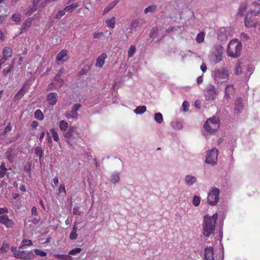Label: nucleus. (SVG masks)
Returning <instances> with one entry per match:
<instances>
[{
  "instance_id": "nucleus-11",
  "label": "nucleus",
  "mask_w": 260,
  "mask_h": 260,
  "mask_svg": "<svg viewBox=\"0 0 260 260\" xmlns=\"http://www.w3.org/2000/svg\"><path fill=\"white\" fill-rule=\"evenodd\" d=\"M64 73V70L63 69H60L57 72L55 77L54 78V81L58 85L59 87H61L62 86L64 81L61 78L62 75Z\"/></svg>"
},
{
  "instance_id": "nucleus-30",
  "label": "nucleus",
  "mask_w": 260,
  "mask_h": 260,
  "mask_svg": "<svg viewBox=\"0 0 260 260\" xmlns=\"http://www.w3.org/2000/svg\"><path fill=\"white\" fill-rule=\"evenodd\" d=\"M78 114L77 112L74 111L73 110L69 111L66 114V117L69 118H76L78 117Z\"/></svg>"
},
{
  "instance_id": "nucleus-59",
  "label": "nucleus",
  "mask_w": 260,
  "mask_h": 260,
  "mask_svg": "<svg viewBox=\"0 0 260 260\" xmlns=\"http://www.w3.org/2000/svg\"><path fill=\"white\" fill-rule=\"evenodd\" d=\"M157 28L156 27H153L152 29L151 30L150 32V37L153 38L154 37L157 35Z\"/></svg>"
},
{
  "instance_id": "nucleus-7",
  "label": "nucleus",
  "mask_w": 260,
  "mask_h": 260,
  "mask_svg": "<svg viewBox=\"0 0 260 260\" xmlns=\"http://www.w3.org/2000/svg\"><path fill=\"white\" fill-rule=\"evenodd\" d=\"M35 255L32 251H18L15 253V257L24 260H29L35 258Z\"/></svg>"
},
{
  "instance_id": "nucleus-27",
  "label": "nucleus",
  "mask_w": 260,
  "mask_h": 260,
  "mask_svg": "<svg viewBox=\"0 0 260 260\" xmlns=\"http://www.w3.org/2000/svg\"><path fill=\"white\" fill-rule=\"evenodd\" d=\"M185 181L187 185H191L196 181V179L193 176L187 175L185 177Z\"/></svg>"
},
{
  "instance_id": "nucleus-48",
  "label": "nucleus",
  "mask_w": 260,
  "mask_h": 260,
  "mask_svg": "<svg viewBox=\"0 0 260 260\" xmlns=\"http://www.w3.org/2000/svg\"><path fill=\"white\" fill-rule=\"evenodd\" d=\"M119 180V176L118 174H113L111 176V181L113 183H117Z\"/></svg>"
},
{
  "instance_id": "nucleus-24",
  "label": "nucleus",
  "mask_w": 260,
  "mask_h": 260,
  "mask_svg": "<svg viewBox=\"0 0 260 260\" xmlns=\"http://www.w3.org/2000/svg\"><path fill=\"white\" fill-rule=\"evenodd\" d=\"M40 221V217H34L32 219H30L28 220V221L26 222V221H24V224L26 226L29 223V226H31L32 225H36Z\"/></svg>"
},
{
  "instance_id": "nucleus-61",
  "label": "nucleus",
  "mask_w": 260,
  "mask_h": 260,
  "mask_svg": "<svg viewBox=\"0 0 260 260\" xmlns=\"http://www.w3.org/2000/svg\"><path fill=\"white\" fill-rule=\"evenodd\" d=\"M189 106V103L187 101H184L182 104V107L183 108L184 111H187Z\"/></svg>"
},
{
  "instance_id": "nucleus-58",
  "label": "nucleus",
  "mask_w": 260,
  "mask_h": 260,
  "mask_svg": "<svg viewBox=\"0 0 260 260\" xmlns=\"http://www.w3.org/2000/svg\"><path fill=\"white\" fill-rule=\"evenodd\" d=\"M66 12V11H64V8L62 10L59 11L56 15V18H57V19L60 18L62 16H63L65 14Z\"/></svg>"
},
{
  "instance_id": "nucleus-32",
  "label": "nucleus",
  "mask_w": 260,
  "mask_h": 260,
  "mask_svg": "<svg viewBox=\"0 0 260 260\" xmlns=\"http://www.w3.org/2000/svg\"><path fill=\"white\" fill-rule=\"evenodd\" d=\"M77 228L74 226L71 231L70 235V239L71 240H76L78 237V234H77Z\"/></svg>"
},
{
  "instance_id": "nucleus-45",
  "label": "nucleus",
  "mask_w": 260,
  "mask_h": 260,
  "mask_svg": "<svg viewBox=\"0 0 260 260\" xmlns=\"http://www.w3.org/2000/svg\"><path fill=\"white\" fill-rule=\"evenodd\" d=\"M172 126L177 129H180L182 128V124L181 122L176 121L172 122Z\"/></svg>"
},
{
  "instance_id": "nucleus-39",
  "label": "nucleus",
  "mask_w": 260,
  "mask_h": 260,
  "mask_svg": "<svg viewBox=\"0 0 260 260\" xmlns=\"http://www.w3.org/2000/svg\"><path fill=\"white\" fill-rule=\"evenodd\" d=\"M32 242L30 240L24 239L22 241V244L19 246V248H22L24 246H31Z\"/></svg>"
},
{
  "instance_id": "nucleus-2",
  "label": "nucleus",
  "mask_w": 260,
  "mask_h": 260,
  "mask_svg": "<svg viewBox=\"0 0 260 260\" xmlns=\"http://www.w3.org/2000/svg\"><path fill=\"white\" fill-rule=\"evenodd\" d=\"M242 47V44L238 40L233 39L230 41L227 49L228 56L234 58L239 57L241 53Z\"/></svg>"
},
{
  "instance_id": "nucleus-6",
  "label": "nucleus",
  "mask_w": 260,
  "mask_h": 260,
  "mask_svg": "<svg viewBox=\"0 0 260 260\" xmlns=\"http://www.w3.org/2000/svg\"><path fill=\"white\" fill-rule=\"evenodd\" d=\"M218 150L216 148L208 151L206 154V162L213 166L217 163Z\"/></svg>"
},
{
  "instance_id": "nucleus-12",
  "label": "nucleus",
  "mask_w": 260,
  "mask_h": 260,
  "mask_svg": "<svg viewBox=\"0 0 260 260\" xmlns=\"http://www.w3.org/2000/svg\"><path fill=\"white\" fill-rule=\"evenodd\" d=\"M252 8H251L249 14L253 16V17L259 16H260V4L257 3H253L251 5Z\"/></svg>"
},
{
  "instance_id": "nucleus-62",
  "label": "nucleus",
  "mask_w": 260,
  "mask_h": 260,
  "mask_svg": "<svg viewBox=\"0 0 260 260\" xmlns=\"http://www.w3.org/2000/svg\"><path fill=\"white\" fill-rule=\"evenodd\" d=\"M246 9V5L245 4H242L240 7L239 12L242 14L245 11Z\"/></svg>"
},
{
  "instance_id": "nucleus-40",
  "label": "nucleus",
  "mask_w": 260,
  "mask_h": 260,
  "mask_svg": "<svg viewBox=\"0 0 260 260\" xmlns=\"http://www.w3.org/2000/svg\"><path fill=\"white\" fill-rule=\"evenodd\" d=\"M181 26H170L168 29L166 30V32L169 34L172 32L177 31L179 29L181 30Z\"/></svg>"
},
{
  "instance_id": "nucleus-64",
  "label": "nucleus",
  "mask_w": 260,
  "mask_h": 260,
  "mask_svg": "<svg viewBox=\"0 0 260 260\" xmlns=\"http://www.w3.org/2000/svg\"><path fill=\"white\" fill-rule=\"evenodd\" d=\"M11 128L12 127L11 126V123H9L5 128V130L3 132L4 134H6L7 132L10 131L11 130Z\"/></svg>"
},
{
  "instance_id": "nucleus-35",
  "label": "nucleus",
  "mask_w": 260,
  "mask_h": 260,
  "mask_svg": "<svg viewBox=\"0 0 260 260\" xmlns=\"http://www.w3.org/2000/svg\"><path fill=\"white\" fill-rule=\"evenodd\" d=\"M10 248V246L8 244L6 243H3L2 247L0 248V253H6Z\"/></svg>"
},
{
  "instance_id": "nucleus-55",
  "label": "nucleus",
  "mask_w": 260,
  "mask_h": 260,
  "mask_svg": "<svg viewBox=\"0 0 260 260\" xmlns=\"http://www.w3.org/2000/svg\"><path fill=\"white\" fill-rule=\"evenodd\" d=\"M57 89V87L55 85V84L53 82L49 84L47 87V91H51L56 90Z\"/></svg>"
},
{
  "instance_id": "nucleus-19",
  "label": "nucleus",
  "mask_w": 260,
  "mask_h": 260,
  "mask_svg": "<svg viewBox=\"0 0 260 260\" xmlns=\"http://www.w3.org/2000/svg\"><path fill=\"white\" fill-rule=\"evenodd\" d=\"M209 122L210 124H213V127L214 128H218L219 127L220 119L219 118L216 116H213L212 117L207 119L206 120Z\"/></svg>"
},
{
  "instance_id": "nucleus-13",
  "label": "nucleus",
  "mask_w": 260,
  "mask_h": 260,
  "mask_svg": "<svg viewBox=\"0 0 260 260\" xmlns=\"http://www.w3.org/2000/svg\"><path fill=\"white\" fill-rule=\"evenodd\" d=\"M212 247H207L204 249V260H214Z\"/></svg>"
},
{
  "instance_id": "nucleus-50",
  "label": "nucleus",
  "mask_w": 260,
  "mask_h": 260,
  "mask_svg": "<svg viewBox=\"0 0 260 260\" xmlns=\"http://www.w3.org/2000/svg\"><path fill=\"white\" fill-rule=\"evenodd\" d=\"M73 136V130L70 128L68 130L63 133V136L66 138L70 139Z\"/></svg>"
},
{
  "instance_id": "nucleus-34",
  "label": "nucleus",
  "mask_w": 260,
  "mask_h": 260,
  "mask_svg": "<svg viewBox=\"0 0 260 260\" xmlns=\"http://www.w3.org/2000/svg\"><path fill=\"white\" fill-rule=\"evenodd\" d=\"M205 33L203 31L200 32L199 34H198L196 37V41L198 43H201L204 41L205 39Z\"/></svg>"
},
{
  "instance_id": "nucleus-4",
  "label": "nucleus",
  "mask_w": 260,
  "mask_h": 260,
  "mask_svg": "<svg viewBox=\"0 0 260 260\" xmlns=\"http://www.w3.org/2000/svg\"><path fill=\"white\" fill-rule=\"evenodd\" d=\"M219 189L213 187L210 190L207 197L208 203L211 206L217 204L219 201Z\"/></svg>"
},
{
  "instance_id": "nucleus-38",
  "label": "nucleus",
  "mask_w": 260,
  "mask_h": 260,
  "mask_svg": "<svg viewBox=\"0 0 260 260\" xmlns=\"http://www.w3.org/2000/svg\"><path fill=\"white\" fill-rule=\"evenodd\" d=\"M136 48L134 45H131L128 50V57H132L134 55V54L136 52Z\"/></svg>"
},
{
  "instance_id": "nucleus-56",
  "label": "nucleus",
  "mask_w": 260,
  "mask_h": 260,
  "mask_svg": "<svg viewBox=\"0 0 260 260\" xmlns=\"http://www.w3.org/2000/svg\"><path fill=\"white\" fill-rule=\"evenodd\" d=\"M242 73V69L240 63H237L235 69V74L236 75H239Z\"/></svg>"
},
{
  "instance_id": "nucleus-31",
  "label": "nucleus",
  "mask_w": 260,
  "mask_h": 260,
  "mask_svg": "<svg viewBox=\"0 0 260 260\" xmlns=\"http://www.w3.org/2000/svg\"><path fill=\"white\" fill-rule=\"evenodd\" d=\"M59 126L62 131H66L69 127V124L66 121L63 120L60 121Z\"/></svg>"
},
{
  "instance_id": "nucleus-60",
  "label": "nucleus",
  "mask_w": 260,
  "mask_h": 260,
  "mask_svg": "<svg viewBox=\"0 0 260 260\" xmlns=\"http://www.w3.org/2000/svg\"><path fill=\"white\" fill-rule=\"evenodd\" d=\"M9 212L8 209L7 207H4L3 208H0V215H4L6 213H8Z\"/></svg>"
},
{
  "instance_id": "nucleus-47",
  "label": "nucleus",
  "mask_w": 260,
  "mask_h": 260,
  "mask_svg": "<svg viewBox=\"0 0 260 260\" xmlns=\"http://www.w3.org/2000/svg\"><path fill=\"white\" fill-rule=\"evenodd\" d=\"M219 47V51L217 55H216V60L215 61V63L219 62L222 60V56H221V53L220 52V50H222V47L221 46H218Z\"/></svg>"
},
{
  "instance_id": "nucleus-57",
  "label": "nucleus",
  "mask_w": 260,
  "mask_h": 260,
  "mask_svg": "<svg viewBox=\"0 0 260 260\" xmlns=\"http://www.w3.org/2000/svg\"><path fill=\"white\" fill-rule=\"evenodd\" d=\"M58 192L59 193H61L62 192H63L64 194H66V190L64 184H61L60 185L58 188Z\"/></svg>"
},
{
  "instance_id": "nucleus-36",
  "label": "nucleus",
  "mask_w": 260,
  "mask_h": 260,
  "mask_svg": "<svg viewBox=\"0 0 260 260\" xmlns=\"http://www.w3.org/2000/svg\"><path fill=\"white\" fill-rule=\"evenodd\" d=\"M14 68V64L13 63H11L10 64L8 67H7L6 68L4 69L3 71V74L4 76H7L8 74L13 70Z\"/></svg>"
},
{
  "instance_id": "nucleus-21",
  "label": "nucleus",
  "mask_w": 260,
  "mask_h": 260,
  "mask_svg": "<svg viewBox=\"0 0 260 260\" xmlns=\"http://www.w3.org/2000/svg\"><path fill=\"white\" fill-rule=\"evenodd\" d=\"M6 158L10 162L13 161L14 159V154L13 153V149L9 148L5 153Z\"/></svg>"
},
{
  "instance_id": "nucleus-29",
  "label": "nucleus",
  "mask_w": 260,
  "mask_h": 260,
  "mask_svg": "<svg viewBox=\"0 0 260 260\" xmlns=\"http://www.w3.org/2000/svg\"><path fill=\"white\" fill-rule=\"evenodd\" d=\"M34 115L36 119L41 121L43 120L44 117L43 112L40 109L35 111Z\"/></svg>"
},
{
  "instance_id": "nucleus-14",
  "label": "nucleus",
  "mask_w": 260,
  "mask_h": 260,
  "mask_svg": "<svg viewBox=\"0 0 260 260\" xmlns=\"http://www.w3.org/2000/svg\"><path fill=\"white\" fill-rule=\"evenodd\" d=\"M57 94L55 92H50L47 95V101L50 105H55L57 102Z\"/></svg>"
},
{
  "instance_id": "nucleus-25",
  "label": "nucleus",
  "mask_w": 260,
  "mask_h": 260,
  "mask_svg": "<svg viewBox=\"0 0 260 260\" xmlns=\"http://www.w3.org/2000/svg\"><path fill=\"white\" fill-rule=\"evenodd\" d=\"M79 7L77 3H74L64 8V11L67 12L72 13Z\"/></svg>"
},
{
  "instance_id": "nucleus-28",
  "label": "nucleus",
  "mask_w": 260,
  "mask_h": 260,
  "mask_svg": "<svg viewBox=\"0 0 260 260\" xmlns=\"http://www.w3.org/2000/svg\"><path fill=\"white\" fill-rule=\"evenodd\" d=\"M8 169L6 168L5 164L3 162L0 165V178H3L6 174Z\"/></svg>"
},
{
  "instance_id": "nucleus-42",
  "label": "nucleus",
  "mask_w": 260,
  "mask_h": 260,
  "mask_svg": "<svg viewBox=\"0 0 260 260\" xmlns=\"http://www.w3.org/2000/svg\"><path fill=\"white\" fill-rule=\"evenodd\" d=\"M24 88L25 86H23L16 93L15 95V98L16 99H20L22 98L24 94Z\"/></svg>"
},
{
  "instance_id": "nucleus-53",
  "label": "nucleus",
  "mask_w": 260,
  "mask_h": 260,
  "mask_svg": "<svg viewBox=\"0 0 260 260\" xmlns=\"http://www.w3.org/2000/svg\"><path fill=\"white\" fill-rule=\"evenodd\" d=\"M35 152L37 156H39V158L41 159L43 156V150L41 147H38L35 149Z\"/></svg>"
},
{
  "instance_id": "nucleus-26",
  "label": "nucleus",
  "mask_w": 260,
  "mask_h": 260,
  "mask_svg": "<svg viewBox=\"0 0 260 260\" xmlns=\"http://www.w3.org/2000/svg\"><path fill=\"white\" fill-rule=\"evenodd\" d=\"M115 23L116 21L115 17H112V18L106 20V23L107 26L111 28H114L115 27Z\"/></svg>"
},
{
  "instance_id": "nucleus-3",
  "label": "nucleus",
  "mask_w": 260,
  "mask_h": 260,
  "mask_svg": "<svg viewBox=\"0 0 260 260\" xmlns=\"http://www.w3.org/2000/svg\"><path fill=\"white\" fill-rule=\"evenodd\" d=\"M229 75L228 71L225 68H221L215 70L213 77L218 83H222L228 80Z\"/></svg>"
},
{
  "instance_id": "nucleus-52",
  "label": "nucleus",
  "mask_w": 260,
  "mask_h": 260,
  "mask_svg": "<svg viewBox=\"0 0 260 260\" xmlns=\"http://www.w3.org/2000/svg\"><path fill=\"white\" fill-rule=\"evenodd\" d=\"M31 20L30 19H27L22 24V28L23 29H26L27 28L30 27L31 24Z\"/></svg>"
},
{
  "instance_id": "nucleus-63",
  "label": "nucleus",
  "mask_w": 260,
  "mask_h": 260,
  "mask_svg": "<svg viewBox=\"0 0 260 260\" xmlns=\"http://www.w3.org/2000/svg\"><path fill=\"white\" fill-rule=\"evenodd\" d=\"M73 213L74 215H80L81 212L79 211V208L78 207H75V208H73Z\"/></svg>"
},
{
  "instance_id": "nucleus-17",
  "label": "nucleus",
  "mask_w": 260,
  "mask_h": 260,
  "mask_svg": "<svg viewBox=\"0 0 260 260\" xmlns=\"http://www.w3.org/2000/svg\"><path fill=\"white\" fill-rule=\"evenodd\" d=\"M242 99L238 98L235 102V112L238 114L240 113L243 109V104L242 103Z\"/></svg>"
},
{
  "instance_id": "nucleus-49",
  "label": "nucleus",
  "mask_w": 260,
  "mask_h": 260,
  "mask_svg": "<svg viewBox=\"0 0 260 260\" xmlns=\"http://www.w3.org/2000/svg\"><path fill=\"white\" fill-rule=\"evenodd\" d=\"M82 251V249L80 248H75L70 250L69 252V254L70 255H75L78 253H79Z\"/></svg>"
},
{
  "instance_id": "nucleus-41",
  "label": "nucleus",
  "mask_w": 260,
  "mask_h": 260,
  "mask_svg": "<svg viewBox=\"0 0 260 260\" xmlns=\"http://www.w3.org/2000/svg\"><path fill=\"white\" fill-rule=\"evenodd\" d=\"M154 119L158 123H161L163 121V116L160 113H155L154 115Z\"/></svg>"
},
{
  "instance_id": "nucleus-16",
  "label": "nucleus",
  "mask_w": 260,
  "mask_h": 260,
  "mask_svg": "<svg viewBox=\"0 0 260 260\" xmlns=\"http://www.w3.org/2000/svg\"><path fill=\"white\" fill-rule=\"evenodd\" d=\"M235 92V88L233 85H228L225 89L224 98L228 100Z\"/></svg>"
},
{
  "instance_id": "nucleus-18",
  "label": "nucleus",
  "mask_w": 260,
  "mask_h": 260,
  "mask_svg": "<svg viewBox=\"0 0 260 260\" xmlns=\"http://www.w3.org/2000/svg\"><path fill=\"white\" fill-rule=\"evenodd\" d=\"M107 57V55L106 53H102L99 56L96 60L95 66L96 67L102 68L105 63V59Z\"/></svg>"
},
{
  "instance_id": "nucleus-23",
  "label": "nucleus",
  "mask_w": 260,
  "mask_h": 260,
  "mask_svg": "<svg viewBox=\"0 0 260 260\" xmlns=\"http://www.w3.org/2000/svg\"><path fill=\"white\" fill-rule=\"evenodd\" d=\"M119 2V0H114L111 4H110L108 6L105 8L103 10L104 14L109 12L111 9H112Z\"/></svg>"
},
{
  "instance_id": "nucleus-37",
  "label": "nucleus",
  "mask_w": 260,
  "mask_h": 260,
  "mask_svg": "<svg viewBox=\"0 0 260 260\" xmlns=\"http://www.w3.org/2000/svg\"><path fill=\"white\" fill-rule=\"evenodd\" d=\"M157 7L156 5H151L149 6L147 8H145L144 10V12L145 14H147L149 12H154L156 10Z\"/></svg>"
},
{
  "instance_id": "nucleus-54",
  "label": "nucleus",
  "mask_w": 260,
  "mask_h": 260,
  "mask_svg": "<svg viewBox=\"0 0 260 260\" xmlns=\"http://www.w3.org/2000/svg\"><path fill=\"white\" fill-rule=\"evenodd\" d=\"M34 251L35 253L38 255L41 256H45L47 255V253L41 250L35 249Z\"/></svg>"
},
{
  "instance_id": "nucleus-33",
  "label": "nucleus",
  "mask_w": 260,
  "mask_h": 260,
  "mask_svg": "<svg viewBox=\"0 0 260 260\" xmlns=\"http://www.w3.org/2000/svg\"><path fill=\"white\" fill-rule=\"evenodd\" d=\"M146 111V107L145 106H138L135 110V112L136 114H141L144 113Z\"/></svg>"
},
{
  "instance_id": "nucleus-44",
  "label": "nucleus",
  "mask_w": 260,
  "mask_h": 260,
  "mask_svg": "<svg viewBox=\"0 0 260 260\" xmlns=\"http://www.w3.org/2000/svg\"><path fill=\"white\" fill-rule=\"evenodd\" d=\"M55 257L60 260H72V257L69 255L57 254Z\"/></svg>"
},
{
  "instance_id": "nucleus-22",
  "label": "nucleus",
  "mask_w": 260,
  "mask_h": 260,
  "mask_svg": "<svg viewBox=\"0 0 260 260\" xmlns=\"http://www.w3.org/2000/svg\"><path fill=\"white\" fill-rule=\"evenodd\" d=\"M3 55L7 58H10L12 55V49L10 47H5L3 48Z\"/></svg>"
},
{
  "instance_id": "nucleus-10",
  "label": "nucleus",
  "mask_w": 260,
  "mask_h": 260,
  "mask_svg": "<svg viewBox=\"0 0 260 260\" xmlns=\"http://www.w3.org/2000/svg\"><path fill=\"white\" fill-rule=\"evenodd\" d=\"M249 13L247 14L245 19V25L247 27H255L257 25V21L253 17V16L251 15L249 16Z\"/></svg>"
},
{
  "instance_id": "nucleus-20",
  "label": "nucleus",
  "mask_w": 260,
  "mask_h": 260,
  "mask_svg": "<svg viewBox=\"0 0 260 260\" xmlns=\"http://www.w3.org/2000/svg\"><path fill=\"white\" fill-rule=\"evenodd\" d=\"M213 124L209 123V122L206 121L204 124V128L205 131L209 133L212 134L216 132L218 128H214L213 126Z\"/></svg>"
},
{
  "instance_id": "nucleus-9",
  "label": "nucleus",
  "mask_w": 260,
  "mask_h": 260,
  "mask_svg": "<svg viewBox=\"0 0 260 260\" xmlns=\"http://www.w3.org/2000/svg\"><path fill=\"white\" fill-rule=\"evenodd\" d=\"M0 223L4 224L8 229L12 228L14 225L13 220L9 218L7 214L0 216Z\"/></svg>"
},
{
  "instance_id": "nucleus-8",
  "label": "nucleus",
  "mask_w": 260,
  "mask_h": 260,
  "mask_svg": "<svg viewBox=\"0 0 260 260\" xmlns=\"http://www.w3.org/2000/svg\"><path fill=\"white\" fill-rule=\"evenodd\" d=\"M69 57L68 55V50L63 49L56 55V59L58 64L63 63L69 60Z\"/></svg>"
},
{
  "instance_id": "nucleus-1",
  "label": "nucleus",
  "mask_w": 260,
  "mask_h": 260,
  "mask_svg": "<svg viewBox=\"0 0 260 260\" xmlns=\"http://www.w3.org/2000/svg\"><path fill=\"white\" fill-rule=\"evenodd\" d=\"M217 217V213L214 214L212 216L208 215L204 216L203 228V234L205 236L209 237L210 235L214 233Z\"/></svg>"
},
{
  "instance_id": "nucleus-51",
  "label": "nucleus",
  "mask_w": 260,
  "mask_h": 260,
  "mask_svg": "<svg viewBox=\"0 0 260 260\" xmlns=\"http://www.w3.org/2000/svg\"><path fill=\"white\" fill-rule=\"evenodd\" d=\"M200 198L197 196H194L193 198L192 204L194 206L197 207L200 205Z\"/></svg>"
},
{
  "instance_id": "nucleus-46",
  "label": "nucleus",
  "mask_w": 260,
  "mask_h": 260,
  "mask_svg": "<svg viewBox=\"0 0 260 260\" xmlns=\"http://www.w3.org/2000/svg\"><path fill=\"white\" fill-rule=\"evenodd\" d=\"M12 20L16 22H19L21 20V16L19 13L14 14L12 16Z\"/></svg>"
},
{
  "instance_id": "nucleus-5",
  "label": "nucleus",
  "mask_w": 260,
  "mask_h": 260,
  "mask_svg": "<svg viewBox=\"0 0 260 260\" xmlns=\"http://www.w3.org/2000/svg\"><path fill=\"white\" fill-rule=\"evenodd\" d=\"M218 92L213 85L209 84L207 86L205 90V99L207 101L214 100Z\"/></svg>"
},
{
  "instance_id": "nucleus-15",
  "label": "nucleus",
  "mask_w": 260,
  "mask_h": 260,
  "mask_svg": "<svg viewBox=\"0 0 260 260\" xmlns=\"http://www.w3.org/2000/svg\"><path fill=\"white\" fill-rule=\"evenodd\" d=\"M145 23V20L144 18H140L136 19L132 21L130 27L131 29H135Z\"/></svg>"
},
{
  "instance_id": "nucleus-43",
  "label": "nucleus",
  "mask_w": 260,
  "mask_h": 260,
  "mask_svg": "<svg viewBox=\"0 0 260 260\" xmlns=\"http://www.w3.org/2000/svg\"><path fill=\"white\" fill-rule=\"evenodd\" d=\"M50 132L51 133L52 137H53L54 140L56 142H58L59 141V137L57 133L56 132L55 128H52L50 129Z\"/></svg>"
}]
</instances>
